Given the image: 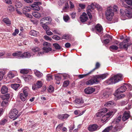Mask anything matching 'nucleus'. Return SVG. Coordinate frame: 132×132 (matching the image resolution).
<instances>
[{
	"mask_svg": "<svg viewBox=\"0 0 132 132\" xmlns=\"http://www.w3.org/2000/svg\"><path fill=\"white\" fill-rule=\"evenodd\" d=\"M107 74L96 75L92 79L87 81L86 84L87 85H92L99 83L100 81L106 78L107 76Z\"/></svg>",
	"mask_w": 132,
	"mask_h": 132,
	"instance_id": "obj_1",
	"label": "nucleus"
},
{
	"mask_svg": "<svg viewBox=\"0 0 132 132\" xmlns=\"http://www.w3.org/2000/svg\"><path fill=\"white\" fill-rule=\"evenodd\" d=\"M122 78V75L121 74H118L114 75L113 77H111L107 80L106 82L108 84H114L121 80Z\"/></svg>",
	"mask_w": 132,
	"mask_h": 132,
	"instance_id": "obj_2",
	"label": "nucleus"
},
{
	"mask_svg": "<svg viewBox=\"0 0 132 132\" xmlns=\"http://www.w3.org/2000/svg\"><path fill=\"white\" fill-rule=\"evenodd\" d=\"M12 55L19 59L29 58L31 56V54L29 52H24L23 53L21 51H17L13 53Z\"/></svg>",
	"mask_w": 132,
	"mask_h": 132,
	"instance_id": "obj_3",
	"label": "nucleus"
},
{
	"mask_svg": "<svg viewBox=\"0 0 132 132\" xmlns=\"http://www.w3.org/2000/svg\"><path fill=\"white\" fill-rule=\"evenodd\" d=\"M121 116H119L118 118L114 119L112 122V125H113V126H114V125H116V126L114 127L113 130L114 132H116L118 131H119L121 128V127L118 124V123L121 120Z\"/></svg>",
	"mask_w": 132,
	"mask_h": 132,
	"instance_id": "obj_4",
	"label": "nucleus"
},
{
	"mask_svg": "<svg viewBox=\"0 0 132 132\" xmlns=\"http://www.w3.org/2000/svg\"><path fill=\"white\" fill-rule=\"evenodd\" d=\"M112 9L111 7H108L105 12L106 18L109 20H112L114 14Z\"/></svg>",
	"mask_w": 132,
	"mask_h": 132,
	"instance_id": "obj_5",
	"label": "nucleus"
},
{
	"mask_svg": "<svg viewBox=\"0 0 132 132\" xmlns=\"http://www.w3.org/2000/svg\"><path fill=\"white\" fill-rule=\"evenodd\" d=\"M115 113L114 112L109 111L108 113H107L102 117L101 120V122H104L108 121L111 116L113 115Z\"/></svg>",
	"mask_w": 132,
	"mask_h": 132,
	"instance_id": "obj_6",
	"label": "nucleus"
},
{
	"mask_svg": "<svg viewBox=\"0 0 132 132\" xmlns=\"http://www.w3.org/2000/svg\"><path fill=\"white\" fill-rule=\"evenodd\" d=\"M98 6L99 5L98 4H94V3H92L90 5H89L88 6L87 9L89 11H87V13L90 20L92 19V16L90 13L89 11H92L91 10H93L96 7L98 8V7H100V6Z\"/></svg>",
	"mask_w": 132,
	"mask_h": 132,
	"instance_id": "obj_7",
	"label": "nucleus"
},
{
	"mask_svg": "<svg viewBox=\"0 0 132 132\" xmlns=\"http://www.w3.org/2000/svg\"><path fill=\"white\" fill-rule=\"evenodd\" d=\"M18 112V110L15 109H12L9 114V117L11 119L13 118V120L16 119L18 117V115H17Z\"/></svg>",
	"mask_w": 132,
	"mask_h": 132,
	"instance_id": "obj_8",
	"label": "nucleus"
},
{
	"mask_svg": "<svg viewBox=\"0 0 132 132\" xmlns=\"http://www.w3.org/2000/svg\"><path fill=\"white\" fill-rule=\"evenodd\" d=\"M128 42V40L127 39H124L123 42L119 44V48H123L127 50L128 46L131 45V43L126 44Z\"/></svg>",
	"mask_w": 132,
	"mask_h": 132,
	"instance_id": "obj_9",
	"label": "nucleus"
},
{
	"mask_svg": "<svg viewBox=\"0 0 132 132\" xmlns=\"http://www.w3.org/2000/svg\"><path fill=\"white\" fill-rule=\"evenodd\" d=\"M51 19L50 17H47L42 19L40 20L41 24H46L48 25L49 24L51 21Z\"/></svg>",
	"mask_w": 132,
	"mask_h": 132,
	"instance_id": "obj_10",
	"label": "nucleus"
},
{
	"mask_svg": "<svg viewBox=\"0 0 132 132\" xmlns=\"http://www.w3.org/2000/svg\"><path fill=\"white\" fill-rule=\"evenodd\" d=\"M42 4V3L40 2H35L32 4L31 7L33 10L39 11L40 9L39 5H41Z\"/></svg>",
	"mask_w": 132,
	"mask_h": 132,
	"instance_id": "obj_11",
	"label": "nucleus"
},
{
	"mask_svg": "<svg viewBox=\"0 0 132 132\" xmlns=\"http://www.w3.org/2000/svg\"><path fill=\"white\" fill-rule=\"evenodd\" d=\"M43 84L41 81H38L36 84H33L32 86V89L35 90L41 88Z\"/></svg>",
	"mask_w": 132,
	"mask_h": 132,
	"instance_id": "obj_12",
	"label": "nucleus"
},
{
	"mask_svg": "<svg viewBox=\"0 0 132 132\" xmlns=\"http://www.w3.org/2000/svg\"><path fill=\"white\" fill-rule=\"evenodd\" d=\"M100 128L96 124H93L89 126L88 130L90 131H94L98 130Z\"/></svg>",
	"mask_w": 132,
	"mask_h": 132,
	"instance_id": "obj_13",
	"label": "nucleus"
},
{
	"mask_svg": "<svg viewBox=\"0 0 132 132\" xmlns=\"http://www.w3.org/2000/svg\"><path fill=\"white\" fill-rule=\"evenodd\" d=\"M63 4H65V6L63 8V10H65L69 8V5L67 0H60L59 2V5L60 6L62 5Z\"/></svg>",
	"mask_w": 132,
	"mask_h": 132,
	"instance_id": "obj_14",
	"label": "nucleus"
},
{
	"mask_svg": "<svg viewBox=\"0 0 132 132\" xmlns=\"http://www.w3.org/2000/svg\"><path fill=\"white\" fill-rule=\"evenodd\" d=\"M112 37L111 36L108 34H106L104 36V38L106 39L103 40V43L105 44H108L111 41Z\"/></svg>",
	"mask_w": 132,
	"mask_h": 132,
	"instance_id": "obj_15",
	"label": "nucleus"
},
{
	"mask_svg": "<svg viewBox=\"0 0 132 132\" xmlns=\"http://www.w3.org/2000/svg\"><path fill=\"white\" fill-rule=\"evenodd\" d=\"M127 88L125 86H123L118 88L116 91V94H120L125 91Z\"/></svg>",
	"mask_w": 132,
	"mask_h": 132,
	"instance_id": "obj_16",
	"label": "nucleus"
},
{
	"mask_svg": "<svg viewBox=\"0 0 132 132\" xmlns=\"http://www.w3.org/2000/svg\"><path fill=\"white\" fill-rule=\"evenodd\" d=\"M95 89L94 88L91 87H88L84 90L85 93L87 94H90L94 92Z\"/></svg>",
	"mask_w": 132,
	"mask_h": 132,
	"instance_id": "obj_17",
	"label": "nucleus"
},
{
	"mask_svg": "<svg viewBox=\"0 0 132 132\" xmlns=\"http://www.w3.org/2000/svg\"><path fill=\"white\" fill-rule=\"evenodd\" d=\"M80 19L82 22H85L88 19L87 15L85 13H83L80 16Z\"/></svg>",
	"mask_w": 132,
	"mask_h": 132,
	"instance_id": "obj_18",
	"label": "nucleus"
},
{
	"mask_svg": "<svg viewBox=\"0 0 132 132\" xmlns=\"http://www.w3.org/2000/svg\"><path fill=\"white\" fill-rule=\"evenodd\" d=\"M17 75V72L15 71H10L7 75L8 77L10 79L13 78Z\"/></svg>",
	"mask_w": 132,
	"mask_h": 132,
	"instance_id": "obj_19",
	"label": "nucleus"
},
{
	"mask_svg": "<svg viewBox=\"0 0 132 132\" xmlns=\"http://www.w3.org/2000/svg\"><path fill=\"white\" fill-rule=\"evenodd\" d=\"M116 105V104L113 101H110L106 102L104 104L105 106L108 107H113Z\"/></svg>",
	"mask_w": 132,
	"mask_h": 132,
	"instance_id": "obj_20",
	"label": "nucleus"
},
{
	"mask_svg": "<svg viewBox=\"0 0 132 132\" xmlns=\"http://www.w3.org/2000/svg\"><path fill=\"white\" fill-rule=\"evenodd\" d=\"M130 117L129 112L125 111L123 113L122 117V120L124 121L128 119Z\"/></svg>",
	"mask_w": 132,
	"mask_h": 132,
	"instance_id": "obj_21",
	"label": "nucleus"
},
{
	"mask_svg": "<svg viewBox=\"0 0 132 132\" xmlns=\"http://www.w3.org/2000/svg\"><path fill=\"white\" fill-rule=\"evenodd\" d=\"M107 109L105 108H104L103 110H102L96 113V117H101L104 113L106 112H107Z\"/></svg>",
	"mask_w": 132,
	"mask_h": 132,
	"instance_id": "obj_22",
	"label": "nucleus"
},
{
	"mask_svg": "<svg viewBox=\"0 0 132 132\" xmlns=\"http://www.w3.org/2000/svg\"><path fill=\"white\" fill-rule=\"evenodd\" d=\"M69 117V115L67 114H59L58 116V118L61 120L66 119Z\"/></svg>",
	"mask_w": 132,
	"mask_h": 132,
	"instance_id": "obj_23",
	"label": "nucleus"
},
{
	"mask_svg": "<svg viewBox=\"0 0 132 132\" xmlns=\"http://www.w3.org/2000/svg\"><path fill=\"white\" fill-rule=\"evenodd\" d=\"M19 97L21 101H24L26 100L27 96L24 94L19 93Z\"/></svg>",
	"mask_w": 132,
	"mask_h": 132,
	"instance_id": "obj_24",
	"label": "nucleus"
},
{
	"mask_svg": "<svg viewBox=\"0 0 132 132\" xmlns=\"http://www.w3.org/2000/svg\"><path fill=\"white\" fill-rule=\"evenodd\" d=\"M124 12L128 18H130L132 17V13L129 11L128 10L125 9H124Z\"/></svg>",
	"mask_w": 132,
	"mask_h": 132,
	"instance_id": "obj_25",
	"label": "nucleus"
},
{
	"mask_svg": "<svg viewBox=\"0 0 132 132\" xmlns=\"http://www.w3.org/2000/svg\"><path fill=\"white\" fill-rule=\"evenodd\" d=\"M95 29L97 32H100L103 29L102 26L99 24H97L95 27Z\"/></svg>",
	"mask_w": 132,
	"mask_h": 132,
	"instance_id": "obj_26",
	"label": "nucleus"
},
{
	"mask_svg": "<svg viewBox=\"0 0 132 132\" xmlns=\"http://www.w3.org/2000/svg\"><path fill=\"white\" fill-rule=\"evenodd\" d=\"M76 104H81L84 103V101L81 98H76L74 101Z\"/></svg>",
	"mask_w": 132,
	"mask_h": 132,
	"instance_id": "obj_27",
	"label": "nucleus"
},
{
	"mask_svg": "<svg viewBox=\"0 0 132 132\" xmlns=\"http://www.w3.org/2000/svg\"><path fill=\"white\" fill-rule=\"evenodd\" d=\"M8 88L6 86H4L2 87L1 90V92L2 94H5L8 92Z\"/></svg>",
	"mask_w": 132,
	"mask_h": 132,
	"instance_id": "obj_28",
	"label": "nucleus"
},
{
	"mask_svg": "<svg viewBox=\"0 0 132 132\" xmlns=\"http://www.w3.org/2000/svg\"><path fill=\"white\" fill-rule=\"evenodd\" d=\"M116 95H115L116 98H117L116 100L121 99L124 98L125 96V94H116Z\"/></svg>",
	"mask_w": 132,
	"mask_h": 132,
	"instance_id": "obj_29",
	"label": "nucleus"
},
{
	"mask_svg": "<svg viewBox=\"0 0 132 132\" xmlns=\"http://www.w3.org/2000/svg\"><path fill=\"white\" fill-rule=\"evenodd\" d=\"M23 92L22 93L28 96L29 91V89L27 87L24 88L23 89Z\"/></svg>",
	"mask_w": 132,
	"mask_h": 132,
	"instance_id": "obj_30",
	"label": "nucleus"
},
{
	"mask_svg": "<svg viewBox=\"0 0 132 132\" xmlns=\"http://www.w3.org/2000/svg\"><path fill=\"white\" fill-rule=\"evenodd\" d=\"M52 48L49 47H44L43 48V50L44 52L48 53L50 51H51Z\"/></svg>",
	"mask_w": 132,
	"mask_h": 132,
	"instance_id": "obj_31",
	"label": "nucleus"
},
{
	"mask_svg": "<svg viewBox=\"0 0 132 132\" xmlns=\"http://www.w3.org/2000/svg\"><path fill=\"white\" fill-rule=\"evenodd\" d=\"M118 47L117 46L113 45L110 46L109 49L111 51H113L114 50H116L118 49Z\"/></svg>",
	"mask_w": 132,
	"mask_h": 132,
	"instance_id": "obj_32",
	"label": "nucleus"
},
{
	"mask_svg": "<svg viewBox=\"0 0 132 132\" xmlns=\"http://www.w3.org/2000/svg\"><path fill=\"white\" fill-rule=\"evenodd\" d=\"M29 34L32 36H37L38 35V32L34 30H32L29 32Z\"/></svg>",
	"mask_w": 132,
	"mask_h": 132,
	"instance_id": "obj_33",
	"label": "nucleus"
},
{
	"mask_svg": "<svg viewBox=\"0 0 132 132\" xmlns=\"http://www.w3.org/2000/svg\"><path fill=\"white\" fill-rule=\"evenodd\" d=\"M32 14L34 17L38 18H40L41 16L40 13L37 12H33Z\"/></svg>",
	"mask_w": 132,
	"mask_h": 132,
	"instance_id": "obj_34",
	"label": "nucleus"
},
{
	"mask_svg": "<svg viewBox=\"0 0 132 132\" xmlns=\"http://www.w3.org/2000/svg\"><path fill=\"white\" fill-rule=\"evenodd\" d=\"M35 73L36 76L39 78L41 77L43 75L42 73L37 70L35 71Z\"/></svg>",
	"mask_w": 132,
	"mask_h": 132,
	"instance_id": "obj_35",
	"label": "nucleus"
},
{
	"mask_svg": "<svg viewBox=\"0 0 132 132\" xmlns=\"http://www.w3.org/2000/svg\"><path fill=\"white\" fill-rule=\"evenodd\" d=\"M8 119L7 118H3L0 121V125H4L7 122Z\"/></svg>",
	"mask_w": 132,
	"mask_h": 132,
	"instance_id": "obj_36",
	"label": "nucleus"
},
{
	"mask_svg": "<svg viewBox=\"0 0 132 132\" xmlns=\"http://www.w3.org/2000/svg\"><path fill=\"white\" fill-rule=\"evenodd\" d=\"M3 21L7 24L10 25L11 24V21L7 18H4Z\"/></svg>",
	"mask_w": 132,
	"mask_h": 132,
	"instance_id": "obj_37",
	"label": "nucleus"
},
{
	"mask_svg": "<svg viewBox=\"0 0 132 132\" xmlns=\"http://www.w3.org/2000/svg\"><path fill=\"white\" fill-rule=\"evenodd\" d=\"M92 72V71H91L88 73L83 75H79L78 77L80 78H82L84 77H86V76L91 74Z\"/></svg>",
	"mask_w": 132,
	"mask_h": 132,
	"instance_id": "obj_38",
	"label": "nucleus"
},
{
	"mask_svg": "<svg viewBox=\"0 0 132 132\" xmlns=\"http://www.w3.org/2000/svg\"><path fill=\"white\" fill-rule=\"evenodd\" d=\"M15 4V6L17 8H20L22 6V4L18 0L16 1Z\"/></svg>",
	"mask_w": 132,
	"mask_h": 132,
	"instance_id": "obj_39",
	"label": "nucleus"
},
{
	"mask_svg": "<svg viewBox=\"0 0 132 132\" xmlns=\"http://www.w3.org/2000/svg\"><path fill=\"white\" fill-rule=\"evenodd\" d=\"M11 87L15 90H16L19 87L20 85L19 84H15L11 85Z\"/></svg>",
	"mask_w": 132,
	"mask_h": 132,
	"instance_id": "obj_40",
	"label": "nucleus"
},
{
	"mask_svg": "<svg viewBox=\"0 0 132 132\" xmlns=\"http://www.w3.org/2000/svg\"><path fill=\"white\" fill-rule=\"evenodd\" d=\"M112 126H111L107 127L105 128L102 132H109L112 129Z\"/></svg>",
	"mask_w": 132,
	"mask_h": 132,
	"instance_id": "obj_41",
	"label": "nucleus"
},
{
	"mask_svg": "<svg viewBox=\"0 0 132 132\" xmlns=\"http://www.w3.org/2000/svg\"><path fill=\"white\" fill-rule=\"evenodd\" d=\"M7 10L8 11L11 12L13 11L14 10V7L10 5L8 6Z\"/></svg>",
	"mask_w": 132,
	"mask_h": 132,
	"instance_id": "obj_42",
	"label": "nucleus"
},
{
	"mask_svg": "<svg viewBox=\"0 0 132 132\" xmlns=\"http://www.w3.org/2000/svg\"><path fill=\"white\" fill-rule=\"evenodd\" d=\"M32 78V76L31 75H27L24 78V79L26 81H28L30 80Z\"/></svg>",
	"mask_w": 132,
	"mask_h": 132,
	"instance_id": "obj_43",
	"label": "nucleus"
},
{
	"mask_svg": "<svg viewBox=\"0 0 132 132\" xmlns=\"http://www.w3.org/2000/svg\"><path fill=\"white\" fill-rule=\"evenodd\" d=\"M63 124L62 123L59 125L56 128V130L57 131H60L62 127L63 126Z\"/></svg>",
	"mask_w": 132,
	"mask_h": 132,
	"instance_id": "obj_44",
	"label": "nucleus"
},
{
	"mask_svg": "<svg viewBox=\"0 0 132 132\" xmlns=\"http://www.w3.org/2000/svg\"><path fill=\"white\" fill-rule=\"evenodd\" d=\"M52 31L55 34L58 35L60 34V31L58 29H52Z\"/></svg>",
	"mask_w": 132,
	"mask_h": 132,
	"instance_id": "obj_45",
	"label": "nucleus"
},
{
	"mask_svg": "<svg viewBox=\"0 0 132 132\" xmlns=\"http://www.w3.org/2000/svg\"><path fill=\"white\" fill-rule=\"evenodd\" d=\"M29 72L28 70L27 69H23L21 70L20 71L21 73L23 74H26L27 73Z\"/></svg>",
	"mask_w": 132,
	"mask_h": 132,
	"instance_id": "obj_46",
	"label": "nucleus"
},
{
	"mask_svg": "<svg viewBox=\"0 0 132 132\" xmlns=\"http://www.w3.org/2000/svg\"><path fill=\"white\" fill-rule=\"evenodd\" d=\"M48 90L49 92L51 93L54 91V88L52 86L50 85L49 87Z\"/></svg>",
	"mask_w": 132,
	"mask_h": 132,
	"instance_id": "obj_47",
	"label": "nucleus"
},
{
	"mask_svg": "<svg viewBox=\"0 0 132 132\" xmlns=\"http://www.w3.org/2000/svg\"><path fill=\"white\" fill-rule=\"evenodd\" d=\"M6 100H4V101H3L1 103V105L3 106H4L7 105L8 103V101Z\"/></svg>",
	"mask_w": 132,
	"mask_h": 132,
	"instance_id": "obj_48",
	"label": "nucleus"
},
{
	"mask_svg": "<svg viewBox=\"0 0 132 132\" xmlns=\"http://www.w3.org/2000/svg\"><path fill=\"white\" fill-rule=\"evenodd\" d=\"M53 45L56 49H60L61 48L60 46L58 44H53Z\"/></svg>",
	"mask_w": 132,
	"mask_h": 132,
	"instance_id": "obj_49",
	"label": "nucleus"
},
{
	"mask_svg": "<svg viewBox=\"0 0 132 132\" xmlns=\"http://www.w3.org/2000/svg\"><path fill=\"white\" fill-rule=\"evenodd\" d=\"M43 45L44 46V47H48L50 46V44L49 43L45 42L43 44Z\"/></svg>",
	"mask_w": 132,
	"mask_h": 132,
	"instance_id": "obj_50",
	"label": "nucleus"
},
{
	"mask_svg": "<svg viewBox=\"0 0 132 132\" xmlns=\"http://www.w3.org/2000/svg\"><path fill=\"white\" fill-rule=\"evenodd\" d=\"M10 97V95L9 94H7L5 95L4 96V100H6L8 101Z\"/></svg>",
	"mask_w": 132,
	"mask_h": 132,
	"instance_id": "obj_51",
	"label": "nucleus"
},
{
	"mask_svg": "<svg viewBox=\"0 0 132 132\" xmlns=\"http://www.w3.org/2000/svg\"><path fill=\"white\" fill-rule=\"evenodd\" d=\"M42 26L44 29H45L46 31L48 29V26L46 24H42Z\"/></svg>",
	"mask_w": 132,
	"mask_h": 132,
	"instance_id": "obj_52",
	"label": "nucleus"
},
{
	"mask_svg": "<svg viewBox=\"0 0 132 132\" xmlns=\"http://www.w3.org/2000/svg\"><path fill=\"white\" fill-rule=\"evenodd\" d=\"M5 74V72H0V81L3 79V76Z\"/></svg>",
	"mask_w": 132,
	"mask_h": 132,
	"instance_id": "obj_53",
	"label": "nucleus"
},
{
	"mask_svg": "<svg viewBox=\"0 0 132 132\" xmlns=\"http://www.w3.org/2000/svg\"><path fill=\"white\" fill-rule=\"evenodd\" d=\"M69 82L68 80L65 81L63 84V86L65 87L67 86L69 84Z\"/></svg>",
	"mask_w": 132,
	"mask_h": 132,
	"instance_id": "obj_54",
	"label": "nucleus"
},
{
	"mask_svg": "<svg viewBox=\"0 0 132 132\" xmlns=\"http://www.w3.org/2000/svg\"><path fill=\"white\" fill-rule=\"evenodd\" d=\"M31 8L29 7H25L24 9V10L26 12H29L31 10Z\"/></svg>",
	"mask_w": 132,
	"mask_h": 132,
	"instance_id": "obj_55",
	"label": "nucleus"
},
{
	"mask_svg": "<svg viewBox=\"0 0 132 132\" xmlns=\"http://www.w3.org/2000/svg\"><path fill=\"white\" fill-rule=\"evenodd\" d=\"M47 80L48 81L53 79L52 75H48L47 76Z\"/></svg>",
	"mask_w": 132,
	"mask_h": 132,
	"instance_id": "obj_56",
	"label": "nucleus"
},
{
	"mask_svg": "<svg viewBox=\"0 0 132 132\" xmlns=\"http://www.w3.org/2000/svg\"><path fill=\"white\" fill-rule=\"evenodd\" d=\"M126 3L130 5H132V0H125Z\"/></svg>",
	"mask_w": 132,
	"mask_h": 132,
	"instance_id": "obj_57",
	"label": "nucleus"
},
{
	"mask_svg": "<svg viewBox=\"0 0 132 132\" xmlns=\"http://www.w3.org/2000/svg\"><path fill=\"white\" fill-rule=\"evenodd\" d=\"M32 50L33 52H36L39 51L40 49L38 47H35L32 48Z\"/></svg>",
	"mask_w": 132,
	"mask_h": 132,
	"instance_id": "obj_58",
	"label": "nucleus"
},
{
	"mask_svg": "<svg viewBox=\"0 0 132 132\" xmlns=\"http://www.w3.org/2000/svg\"><path fill=\"white\" fill-rule=\"evenodd\" d=\"M69 19V17L68 15L64 16L63 19L66 22H67Z\"/></svg>",
	"mask_w": 132,
	"mask_h": 132,
	"instance_id": "obj_59",
	"label": "nucleus"
},
{
	"mask_svg": "<svg viewBox=\"0 0 132 132\" xmlns=\"http://www.w3.org/2000/svg\"><path fill=\"white\" fill-rule=\"evenodd\" d=\"M19 30L17 29H15V30L12 33V35L13 36H15L17 34H18L19 32Z\"/></svg>",
	"mask_w": 132,
	"mask_h": 132,
	"instance_id": "obj_60",
	"label": "nucleus"
},
{
	"mask_svg": "<svg viewBox=\"0 0 132 132\" xmlns=\"http://www.w3.org/2000/svg\"><path fill=\"white\" fill-rule=\"evenodd\" d=\"M53 39H54L56 40H59L60 39V37L57 35H54L52 37Z\"/></svg>",
	"mask_w": 132,
	"mask_h": 132,
	"instance_id": "obj_61",
	"label": "nucleus"
},
{
	"mask_svg": "<svg viewBox=\"0 0 132 132\" xmlns=\"http://www.w3.org/2000/svg\"><path fill=\"white\" fill-rule=\"evenodd\" d=\"M100 67V64L98 62H97L96 64L95 67L93 69L92 71V72L94 71L95 69L98 68Z\"/></svg>",
	"mask_w": 132,
	"mask_h": 132,
	"instance_id": "obj_62",
	"label": "nucleus"
},
{
	"mask_svg": "<svg viewBox=\"0 0 132 132\" xmlns=\"http://www.w3.org/2000/svg\"><path fill=\"white\" fill-rule=\"evenodd\" d=\"M126 85V87H127L129 88V89L131 90L132 89V87L131 85L129 84H125Z\"/></svg>",
	"mask_w": 132,
	"mask_h": 132,
	"instance_id": "obj_63",
	"label": "nucleus"
},
{
	"mask_svg": "<svg viewBox=\"0 0 132 132\" xmlns=\"http://www.w3.org/2000/svg\"><path fill=\"white\" fill-rule=\"evenodd\" d=\"M46 32L47 35H51L53 34V33L48 29L46 31Z\"/></svg>",
	"mask_w": 132,
	"mask_h": 132,
	"instance_id": "obj_64",
	"label": "nucleus"
}]
</instances>
